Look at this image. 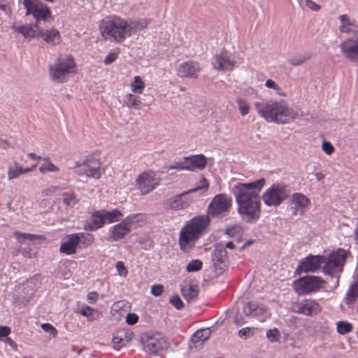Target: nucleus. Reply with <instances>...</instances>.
Here are the masks:
<instances>
[{"label": "nucleus", "mask_w": 358, "mask_h": 358, "mask_svg": "<svg viewBox=\"0 0 358 358\" xmlns=\"http://www.w3.org/2000/svg\"><path fill=\"white\" fill-rule=\"evenodd\" d=\"M232 203V199L228 194H216L208 206L207 215H200L192 217L186 222L181 228L178 238L180 250L185 252L192 250L209 227L210 217H222L226 216L229 213Z\"/></svg>", "instance_id": "obj_1"}, {"label": "nucleus", "mask_w": 358, "mask_h": 358, "mask_svg": "<svg viewBox=\"0 0 358 358\" xmlns=\"http://www.w3.org/2000/svg\"><path fill=\"white\" fill-rule=\"evenodd\" d=\"M266 180L260 178L251 182L236 184L232 190L237 204V212L247 223H255L260 217L259 193Z\"/></svg>", "instance_id": "obj_2"}, {"label": "nucleus", "mask_w": 358, "mask_h": 358, "mask_svg": "<svg viewBox=\"0 0 358 358\" xmlns=\"http://www.w3.org/2000/svg\"><path fill=\"white\" fill-rule=\"evenodd\" d=\"M147 26L148 22L145 20L128 22L119 17H110L101 21L100 30L106 40L113 39L117 43H122Z\"/></svg>", "instance_id": "obj_3"}, {"label": "nucleus", "mask_w": 358, "mask_h": 358, "mask_svg": "<svg viewBox=\"0 0 358 358\" xmlns=\"http://www.w3.org/2000/svg\"><path fill=\"white\" fill-rule=\"evenodd\" d=\"M257 113L267 122L285 124L294 119L297 113L287 106L284 100L278 101H256L255 103Z\"/></svg>", "instance_id": "obj_4"}, {"label": "nucleus", "mask_w": 358, "mask_h": 358, "mask_svg": "<svg viewBox=\"0 0 358 358\" xmlns=\"http://www.w3.org/2000/svg\"><path fill=\"white\" fill-rule=\"evenodd\" d=\"M339 20L340 31L351 35L339 44L341 53L348 61L358 63V26L355 25L347 15H341Z\"/></svg>", "instance_id": "obj_5"}, {"label": "nucleus", "mask_w": 358, "mask_h": 358, "mask_svg": "<svg viewBox=\"0 0 358 358\" xmlns=\"http://www.w3.org/2000/svg\"><path fill=\"white\" fill-rule=\"evenodd\" d=\"M348 255L347 250L338 248L327 257L323 256L322 272L331 277L333 282L332 288L336 289L338 286L340 275L343 271Z\"/></svg>", "instance_id": "obj_6"}, {"label": "nucleus", "mask_w": 358, "mask_h": 358, "mask_svg": "<svg viewBox=\"0 0 358 358\" xmlns=\"http://www.w3.org/2000/svg\"><path fill=\"white\" fill-rule=\"evenodd\" d=\"M74 59L71 55L61 56L54 65H50V76L52 80L58 83L67 81L69 75L76 72Z\"/></svg>", "instance_id": "obj_7"}, {"label": "nucleus", "mask_w": 358, "mask_h": 358, "mask_svg": "<svg viewBox=\"0 0 358 358\" xmlns=\"http://www.w3.org/2000/svg\"><path fill=\"white\" fill-rule=\"evenodd\" d=\"M291 194V189L284 182H275L262 194L264 204L269 207H277L287 200Z\"/></svg>", "instance_id": "obj_8"}, {"label": "nucleus", "mask_w": 358, "mask_h": 358, "mask_svg": "<svg viewBox=\"0 0 358 358\" xmlns=\"http://www.w3.org/2000/svg\"><path fill=\"white\" fill-rule=\"evenodd\" d=\"M326 281L317 275H306L295 280L292 288L299 295H308L315 293L324 287Z\"/></svg>", "instance_id": "obj_9"}, {"label": "nucleus", "mask_w": 358, "mask_h": 358, "mask_svg": "<svg viewBox=\"0 0 358 358\" xmlns=\"http://www.w3.org/2000/svg\"><path fill=\"white\" fill-rule=\"evenodd\" d=\"M201 185L195 188L183 192L182 193L176 195L171 198L166 199L164 205L167 209L171 210H182L187 208L191 203V201L187 198V196L190 193L196 192L202 190L206 192L208 189V183L207 180L202 177L200 180Z\"/></svg>", "instance_id": "obj_10"}, {"label": "nucleus", "mask_w": 358, "mask_h": 358, "mask_svg": "<svg viewBox=\"0 0 358 358\" xmlns=\"http://www.w3.org/2000/svg\"><path fill=\"white\" fill-rule=\"evenodd\" d=\"M22 4L26 8V15H32L35 24L41 25L51 17V10L48 6L39 0H23Z\"/></svg>", "instance_id": "obj_11"}, {"label": "nucleus", "mask_w": 358, "mask_h": 358, "mask_svg": "<svg viewBox=\"0 0 358 358\" xmlns=\"http://www.w3.org/2000/svg\"><path fill=\"white\" fill-rule=\"evenodd\" d=\"M160 180L157 172L152 170L145 171L136 178V188L141 194H147L159 185Z\"/></svg>", "instance_id": "obj_12"}, {"label": "nucleus", "mask_w": 358, "mask_h": 358, "mask_svg": "<svg viewBox=\"0 0 358 358\" xmlns=\"http://www.w3.org/2000/svg\"><path fill=\"white\" fill-rule=\"evenodd\" d=\"M142 341L144 351L152 355H157L169 347L166 339L159 333L147 334L142 338Z\"/></svg>", "instance_id": "obj_13"}, {"label": "nucleus", "mask_w": 358, "mask_h": 358, "mask_svg": "<svg viewBox=\"0 0 358 358\" xmlns=\"http://www.w3.org/2000/svg\"><path fill=\"white\" fill-rule=\"evenodd\" d=\"M100 166L99 160L90 157L82 161L76 162L73 168L77 169L76 173L78 176L99 179L101 177Z\"/></svg>", "instance_id": "obj_14"}, {"label": "nucleus", "mask_w": 358, "mask_h": 358, "mask_svg": "<svg viewBox=\"0 0 358 358\" xmlns=\"http://www.w3.org/2000/svg\"><path fill=\"white\" fill-rule=\"evenodd\" d=\"M291 310L297 314L313 317L322 310V307L315 300L305 299L292 303Z\"/></svg>", "instance_id": "obj_15"}, {"label": "nucleus", "mask_w": 358, "mask_h": 358, "mask_svg": "<svg viewBox=\"0 0 358 358\" xmlns=\"http://www.w3.org/2000/svg\"><path fill=\"white\" fill-rule=\"evenodd\" d=\"M323 256L311 255L301 259L296 271L300 273H315L320 269L322 264Z\"/></svg>", "instance_id": "obj_16"}, {"label": "nucleus", "mask_w": 358, "mask_h": 358, "mask_svg": "<svg viewBox=\"0 0 358 358\" xmlns=\"http://www.w3.org/2000/svg\"><path fill=\"white\" fill-rule=\"evenodd\" d=\"M211 64L215 69L222 71H230L235 66V62L226 52L215 55L212 58Z\"/></svg>", "instance_id": "obj_17"}, {"label": "nucleus", "mask_w": 358, "mask_h": 358, "mask_svg": "<svg viewBox=\"0 0 358 358\" xmlns=\"http://www.w3.org/2000/svg\"><path fill=\"white\" fill-rule=\"evenodd\" d=\"M310 203L309 199L301 193H294L289 201V210L292 215H303Z\"/></svg>", "instance_id": "obj_18"}, {"label": "nucleus", "mask_w": 358, "mask_h": 358, "mask_svg": "<svg viewBox=\"0 0 358 358\" xmlns=\"http://www.w3.org/2000/svg\"><path fill=\"white\" fill-rule=\"evenodd\" d=\"M201 68L197 62L187 61L182 63L177 71L180 78H197Z\"/></svg>", "instance_id": "obj_19"}, {"label": "nucleus", "mask_w": 358, "mask_h": 358, "mask_svg": "<svg viewBox=\"0 0 358 358\" xmlns=\"http://www.w3.org/2000/svg\"><path fill=\"white\" fill-rule=\"evenodd\" d=\"M105 218L103 210L94 211L89 220L85 221L83 229L87 231H95L105 224Z\"/></svg>", "instance_id": "obj_20"}, {"label": "nucleus", "mask_w": 358, "mask_h": 358, "mask_svg": "<svg viewBox=\"0 0 358 358\" xmlns=\"http://www.w3.org/2000/svg\"><path fill=\"white\" fill-rule=\"evenodd\" d=\"M131 231V229H129L122 220L120 223L109 228L108 241H118L123 239Z\"/></svg>", "instance_id": "obj_21"}, {"label": "nucleus", "mask_w": 358, "mask_h": 358, "mask_svg": "<svg viewBox=\"0 0 358 358\" xmlns=\"http://www.w3.org/2000/svg\"><path fill=\"white\" fill-rule=\"evenodd\" d=\"M12 29L21 34L25 38L31 40L39 37L41 27L36 24L22 25L20 27L13 25Z\"/></svg>", "instance_id": "obj_22"}, {"label": "nucleus", "mask_w": 358, "mask_h": 358, "mask_svg": "<svg viewBox=\"0 0 358 358\" xmlns=\"http://www.w3.org/2000/svg\"><path fill=\"white\" fill-rule=\"evenodd\" d=\"M78 236L74 234H70L66 237L60 245L59 250L62 253L66 255H71L76 252V249L78 246Z\"/></svg>", "instance_id": "obj_23"}, {"label": "nucleus", "mask_w": 358, "mask_h": 358, "mask_svg": "<svg viewBox=\"0 0 358 358\" xmlns=\"http://www.w3.org/2000/svg\"><path fill=\"white\" fill-rule=\"evenodd\" d=\"M134 334L127 329H122L115 332L113 338V343L114 348L117 350H120V348H117L116 345H121L122 346L126 345L129 341H131Z\"/></svg>", "instance_id": "obj_24"}, {"label": "nucleus", "mask_w": 358, "mask_h": 358, "mask_svg": "<svg viewBox=\"0 0 358 358\" xmlns=\"http://www.w3.org/2000/svg\"><path fill=\"white\" fill-rule=\"evenodd\" d=\"M39 37H41L44 41L51 45H56L61 41L60 34L56 29L44 31L41 27Z\"/></svg>", "instance_id": "obj_25"}, {"label": "nucleus", "mask_w": 358, "mask_h": 358, "mask_svg": "<svg viewBox=\"0 0 358 358\" xmlns=\"http://www.w3.org/2000/svg\"><path fill=\"white\" fill-rule=\"evenodd\" d=\"M180 289L182 296L188 303L194 302L196 299L199 293L197 285L186 284L181 286Z\"/></svg>", "instance_id": "obj_26"}, {"label": "nucleus", "mask_w": 358, "mask_h": 358, "mask_svg": "<svg viewBox=\"0 0 358 358\" xmlns=\"http://www.w3.org/2000/svg\"><path fill=\"white\" fill-rule=\"evenodd\" d=\"M76 313L80 314L81 315L87 317L88 321H92L99 319L101 314L98 310L90 307L87 305H83L80 308L75 310Z\"/></svg>", "instance_id": "obj_27"}, {"label": "nucleus", "mask_w": 358, "mask_h": 358, "mask_svg": "<svg viewBox=\"0 0 358 358\" xmlns=\"http://www.w3.org/2000/svg\"><path fill=\"white\" fill-rule=\"evenodd\" d=\"M210 336L209 329H203L196 331L191 336L189 341L194 344L202 343L207 341Z\"/></svg>", "instance_id": "obj_28"}, {"label": "nucleus", "mask_w": 358, "mask_h": 358, "mask_svg": "<svg viewBox=\"0 0 358 358\" xmlns=\"http://www.w3.org/2000/svg\"><path fill=\"white\" fill-rule=\"evenodd\" d=\"M124 224L129 228L134 225H138L145 222V215L143 213L131 214L127 216L124 220Z\"/></svg>", "instance_id": "obj_29"}, {"label": "nucleus", "mask_w": 358, "mask_h": 358, "mask_svg": "<svg viewBox=\"0 0 358 358\" xmlns=\"http://www.w3.org/2000/svg\"><path fill=\"white\" fill-rule=\"evenodd\" d=\"M227 251L223 245H216L212 254V259L215 264L217 263H225L227 260Z\"/></svg>", "instance_id": "obj_30"}, {"label": "nucleus", "mask_w": 358, "mask_h": 358, "mask_svg": "<svg viewBox=\"0 0 358 358\" xmlns=\"http://www.w3.org/2000/svg\"><path fill=\"white\" fill-rule=\"evenodd\" d=\"M74 235L78 236V243L80 248H86L90 246L94 241V236L92 234L79 232L75 233Z\"/></svg>", "instance_id": "obj_31"}, {"label": "nucleus", "mask_w": 358, "mask_h": 358, "mask_svg": "<svg viewBox=\"0 0 358 358\" xmlns=\"http://www.w3.org/2000/svg\"><path fill=\"white\" fill-rule=\"evenodd\" d=\"M189 157L190 163L193 167V170L203 169L206 166V158L203 155H192Z\"/></svg>", "instance_id": "obj_32"}, {"label": "nucleus", "mask_w": 358, "mask_h": 358, "mask_svg": "<svg viewBox=\"0 0 358 358\" xmlns=\"http://www.w3.org/2000/svg\"><path fill=\"white\" fill-rule=\"evenodd\" d=\"M78 201L74 191L69 189L62 194V202L66 207L72 208Z\"/></svg>", "instance_id": "obj_33"}, {"label": "nucleus", "mask_w": 358, "mask_h": 358, "mask_svg": "<svg viewBox=\"0 0 358 358\" xmlns=\"http://www.w3.org/2000/svg\"><path fill=\"white\" fill-rule=\"evenodd\" d=\"M103 213L104 215L105 222L108 223L117 222L120 220L121 217L123 216L122 212L117 209H115L111 211L103 210Z\"/></svg>", "instance_id": "obj_34"}, {"label": "nucleus", "mask_w": 358, "mask_h": 358, "mask_svg": "<svg viewBox=\"0 0 358 358\" xmlns=\"http://www.w3.org/2000/svg\"><path fill=\"white\" fill-rule=\"evenodd\" d=\"M310 57L311 54L308 52H304L293 56L288 60V62L292 66H297L306 63L310 59Z\"/></svg>", "instance_id": "obj_35"}, {"label": "nucleus", "mask_w": 358, "mask_h": 358, "mask_svg": "<svg viewBox=\"0 0 358 358\" xmlns=\"http://www.w3.org/2000/svg\"><path fill=\"white\" fill-rule=\"evenodd\" d=\"M358 298V275L356 282L352 285L346 294L345 302L348 304L354 303Z\"/></svg>", "instance_id": "obj_36"}, {"label": "nucleus", "mask_w": 358, "mask_h": 358, "mask_svg": "<svg viewBox=\"0 0 358 358\" xmlns=\"http://www.w3.org/2000/svg\"><path fill=\"white\" fill-rule=\"evenodd\" d=\"M131 87L133 92L136 94L142 93L145 87V85L139 76H136L134 77V81L131 83Z\"/></svg>", "instance_id": "obj_37"}, {"label": "nucleus", "mask_w": 358, "mask_h": 358, "mask_svg": "<svg viewBox=\"0 0 358 358\" xmlns=\"http://www.w3.org/2000/svg\"><path fill=\"white\" fill-rule=\"evenodd\" d=\"M141 105L140 98L132 94L127 95V106L129 108H139Z\"/></svg>", "instance_id": "obj_38"}, {"label": "nucleus", "mask_w": 358, "mask_h": 358, "mask_svg": "<svg viewBox=\"0 0 358 358\" xmlns=\"http://www.w3.org/2000/svg\"><path fill=\"white\" fill-rule=\"evenodd\" d=\"M336 327L338 333L341 335L350 332L352 329V324L345 321H338Z\"/></svg>", "instance_id": "obj_39"}, {"label": "nucleus", "mask_w": 358, "mask_h": 358, "mask_svg": "<svg viewBox=\"0 0 358 358\" xmlns=\"http://www.w3.org/2000/svg\"><path fill=\"white\" fill-rule=\"evenodd\" d=\"M39 171L42 174L47 173L48 172L56 173L59 171V169L53 164L51 162L43 163L39 168Z\"/></svg>", "instance_id": "obj_40"}, {"label": "nucleus", "mask_w": 358, "mask_h": 358, "mask_svg": "<svg viewBox=\"0 0 358 358\" xmlns=\"http://www.w3.org/2000/svg\"><path fill=\"white\" fill-rule=\"evenodd\" d=\"M203 263L199 259H192L186 267V271L189 273L196 272L201 270Z\"/></svg>", "instance_id": "obj_41"}, {"label": "nucleus", "mask_w": 358, "mask_h": 358, "mask_svg": "<svg viewBox=\"0 0 358 358\" xmlns=\"http://www.w3.org/2000/svg\"><path fill=\"white\" fill-rule=\"evenodd\" d=\"M236 102L238 105V110L242 116H245L247 114H248L250 110V106L245 100L241 98H238Z\"/></svg>", "instance_id": "obj_42"}, {"label": "nucleus", "mask_w": 358, "mask_h": 358, "mask_svg": "<svg viewBox=\"0 0 358 358\" xmlns=\"http://www.w3.org/2000/svg\"><path fill=\"white\" fill-rule=\"evenodd\" d=\"M258 303L255 301L248 302L243 307V313L247 316H252L257 308Z\"/></svg>", "instance_id": "obj_43"}, {"label": "nucleus", "mask_w": 358, "mask_h": 358, "mask_svg": "<svg viewBox=\"0 0 358 358\" xmlns=\"http://www.w3.org/2000/svg\"><path fill=\"white\" fill-rule=\"evenodd\" d=\"M242 233V228L239 225H233L226 229V234L229 237L240 236Z\"/></svg>", "instance_id": "obj_44"}, {"label": "nucleus", "mask_w": 358, "mask_h": 358, "mask_svg": "<svg viewBox=\"0 0 358 358\" xmlns=\"http://www.w3.org/2000/svg\"><path fill=\"white\" fill-rule=\"evenodd\" d=\"M169 302L178 310H180L184 306L183 302L178 295L172 296Z\"/></svg>", "instance_id": "obj_45"}, {"label": "nucleus", "mask_w": 358, "mask_h": 358, "mask_svg": "<svg viewBox=\"0 0 358 358\" xmlns=\"http://www.w3.org/2000/svg\"><path fill=\"white\" fill-rule=\"evenodd\" d=\"M181 165H182L181 160L178 161V162H175L170 166H164L163 168V170L161 171V173H166L167 171H169V170H174V169L181 171V170H182V166H181Z\"/></svg>", "instance_id": "obj_46"}, {"label": "nucleus", "mask_w": 358, "mask_h": 358, "mask_svg": "<svg viewBox=\"0 0 358 358\" xmlns=\"http://www.w3.org/2000/svg\"><path fill=\"white\" fill-rule=\"evenodd\" d=\"M20 175L21 173L19 167H15V169H13L12 167L8 168V178L9 180L17 178Z\"/></svg>", "instance_id": "obj_47"}, {"label": "nucleus", "mask_w": 358, "mask_h": 358, "mask_svg": "<svg viewBox=\"0 0 358 358\" xmlns=\"http://www.w3.org/2000/svg\"><path fill=\"white\" fill-rule=\"evenodd\" d=\"M41 328L43 329V331L50 334V335H52L53 336H55L57 334V329L49 323L42 324Z\"/></svg>", "instance_id": "obj_48"}, {"label": "nucleus", "mask_w": 358, "mask_h": 358, "mask_svg": "<svg viewBox=\"0 0 358 358\" xmlns=\"http://www.w3.org/2000/svg\"><path fill=\"white\" fill-rule=\"evenodd\" d=\"M279 336V332L277 329H269L266 332V337L270 341H277L278 337Z\"/></svg>", "instance_id": "obj_49"}, {"label": "nucleus", "mask_w": 358, "mask_h": 358, "mask_svg": "<svg viewBox=\"0 0 358 358\" xmlns=\"http://www.w3.org/2000/svg\"><path fill=\"white\" fill-rule=\"evenodd\" d=\"M15 238L20 241L22 239H29L30 241L34 240V235L28 233L15 232Z\"/></svg>", "instance_id": "obj_50"}, {"label": "nucleus", "mask_w": 358, "mask_h": 358, "mask_svg": "<svg viewBox=\"0 0 358 358\" xmlns=\"http://www.w3.org/2000/svg\"><path fill=\"white\" fill-rule=\"evenodd\" d=\"M164 291V287L162 285H155L151 287V294L155 296H160Z\"/></svg>", "instance_id": "obj_51"}, {"label": "nucleus", "mask_w": 358, "mask_h": 358, "mask_svg": "<svg viewBox=\"0 0 358 358\" xmlns=\"http://www.w3.org/2000/svg\"><path fill=\"white\" fill-rule=\"evenodd\" d=\"M182 165V170L186 171H194L193 167L190 163V159L189 157H184L182 159H181Z\"/></svg>", "instance_id": "obj_52"}, {"label": "nucleus", "mask_w": 358, "mask_h": 358, "mask_svg": "<svg viewBox=\"0 0 358 358\" xmlns=\"http://www.w3.org/2000/svg\"><path fill=\"white\" fill-rule=\"evenodd\" d=\"M116 269L121 276H126L127 274V271L124 264L122 262H117L116 263Z\"/></svg>", "instance_id": "obj_53"}, {"label": "nucleus", "mask_w": 358, "mask_h": 358, "mask_svg": "<svg viewBox=\"0 0 358 358\" xmlns=\"http://www.w3.org/2000/svg\"><path fill=\"white\" fill-rule=\"evenodd\" d=\"M138 320V316L136 313H129L126 317V322L129 325L135 324Z\"/></svg>", "instance_id": "obj_54"}, {"label": "nucleus", "mask_w": 358, "mask_h": 358, "mask_svg": "<svg viewBox=\"0 0 358 358\" xmlns=\"http://www.w3.org/2000/svg\"><path fill=\"white\" fill-rule=\"evenodd\" d=\"M117 58V54L115 52L108 53L103 60V63L106 65H108L113 62H114Z\"/></svg>", "instance_id": "obj_55"}, {"label": "nucleus", "mask_w": 358, "mask_h": 358, "mask_svg": "<svg viewBox=\"0 0 358 358\" xmlns=\"http://www.w3.org/2000/svg\"><path fill=\"white\" fill-rule=\"evenodd\" d=\"M322 150L327 155H331L334 151V148L330 142L324 141L322 143Z\"/></svg>", "instance_id": "obj_56"}, {"label": "nucleus", "mask_w": 358, "mask_h": 358, "mask_svg": "<svg viewBox=\"0 0 358 358\" xmlns=\"http://www.w3.org/2000/svg\"><path fill=\"white\" fill-rule=\"evenodd\" d=\"M99 294L97 292L93 291L90 292L87 295V300L89 303L93 304L98 299Z\"/></svg>", "instance_id": "obj_57"}, {"label": "nucleus", "mask_w": 358, "mask_h": 358, "mask_svg": "<svg viewBox=\"0 0 358 358\" xmlns=\"http://www.w3.org/2000/svg\"><path fill=\"white\" fill-rule=\"evenodd\" d=\"M265 86L267 88L273 89L274 90H276V91L280 90V87L272 79L266 80V83H265Z\"/></svg>", "instance_id": "obj_58"}, {"label": "nucleus", "mask_w": 358, "mask_h": 358, "mask_svg": "<svg viewBox=\"0 0 358 358\" xmlns=\"http://www.w3.org/2000/svg\"><path fill=\"white\" fill-rule=\"evenodd\" d=\"M10 328L7 326H0V341L10 334Z\"/></svg>", "instance_id": "obj_59"}, {"label": "nucleus", "mask_w": 358, "mask_h": 358, "mask_svg": "<svg viewBox=\"0 0 358 358\" xmlns=\"http://www.w3.org/2000/svg\"><path fill=\"white\" fill-rule=\"evenodd\" d=\"M306 6L313 11H317L320 9V6L314 2L313 0H306Z\"/></svg>", "instance_id": "obj_60"}, {"label": "nucleus", "mask_w": 358, "mask_h": 358, "mask_svg": "<svg viewBox=\"0 0 358 358\" xmlns=\"http://www.w3.org/2000/svg\"><path fill=\"white\" fill-rule=\"evenodd\" d=\"M266 313V308L262 304H258L257 308H256V310L252 316L255 317H260Z\"/></svg>", "instance_id": "obj_61"}, {"label": "nucleus", "mask_w": 358, "mask_h": 358, "mask_svg": "<svg viewBox=\"0 0 358 358\" xmlns=\"http://www.w3.org/2000/svg\"><path fill=\"white\" fill-rule=\"evenodd\" d=\"M56 189H57V187H51L50 188L43 189L41 192V194L43 196H50L51 194H52L55 192Z\"/></svg>", "instance_id": "obj_62"}, {"label": "nucleus", "mask_w": 358, "mask_h": 358, "mask_svg": "<svg viewBox=\"0 0 358 358\" xmlns=\"http://www.w3.org/2000/svg\"><path fill=\"white\" fill-rule=\"evenodd\" d=\"M249 332L248 328H243L238 331V335L240 337H243L247 335V334Z\"/></svg>", "instance_id": "obj_63"}, {"label": "nucleus", "mask_w": 358, "mask_h": 358, "mask_svg": "<svg viewBox=\"0 0 358 358\" xmlns=\"http://www.w3.org/2000/svg\"><path fill=\"white\" fill-rule=\"evenodd\" d=\"M8 143L4 139H0V148L3 149H7L8 147Z\"/></svg>", "instance_id": "obj_64"}]
</instances>
